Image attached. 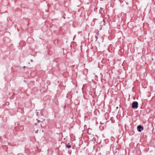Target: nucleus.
Wrapping results in <instances>:
<instances>
[{
  "instance_id": "1",
  "label": "nucleus",
  "mask_w": 155,
  "mask_h": 155,
  "mask_svg": "<svg viewBox=\"0 0 155 155\" xmlns=\"http://www.w3.org/2000/svg\"><path fill=\"white\" fill-rule=\"evenodd\" d=\"M138 107V102L136 101H134L132 104V107L133 108H137Z\"/></svg>"
},
{
  "instance_id": "2",
  "label": "nucleus",
  "mask_w": 155,
  "mask_h": 155,
  "mask_svg": "<svg viewBox=\"0 0 155 155\" xmlns=\"http://www.w3.org/2000/svg\"><path fill=\"white\" fill-rule=\"evenodd\" d=\"M143 130V127L142 126H140V125H138L137 126V130L138 131L140 132Z\"/></svg>"
},
{
  "instance_id": "3",
  "label": "nucleus",
  "mask_w": 155,
  "mask_h": 155,
  "mask_svg": "<svg viewBox=\"0 0 155 155\" xmlns=\"http://www.w3.org/2000/svg\"><path fill=\"white\" fill-rule=\"evenodd\" d=\"M66 147L68 148H70L71 147V146L69 145H67Z\"/></svg>"
},
{
  "instance_id": "4",
  "label": "nucleus",
  "mask_w": 155,
  "mask_h": 155,
  "mask_svg": "<svg viewBox=\"0 0 155 155\" xmlns=\"http://www.w3.org/2000/svg\"><path fill=\"white\" fill-rule=\"evenodd\" d=\"M38 130H36L35 131V133H38Z\"/></svg>"
},
{
  "instance_id": "5",
  "label": "nucleus",
  "mask_w": 155,
  "mask_h": 155,
  "mask_svg": "<svg viewBox=\"0 0 155 155\" xmlns=\"http://www.w3.org/2000/svg\"><path fill=\"white\" fill-rule=\"evenodd\" d=\"M37 122L38 123L39 122V120H38V119H37Z\"/></svg>"
},
{
  "instance_id": "6",
  "label": "nucleus",
  "mask_w": 155,
  "mask_h": 155,
  "mask_svg": "<svg viewBox=\"0 0 155 155\" xmlns=\"http://www.w3.org/2000/svg\"><path fill=\"white\" fill-rule=\"evenodd\" d=\"M23 68L25 69V66H24Z\"/></svg>"
},
{
  "instance_id": "7",
  "label": "nucleus",
  "mask_w": 155,
  "mask_h": 155,
  "mask_svg": "<svg viewBox=\"0 0 155 155\" xmlns=\"http://www.w3.org/2000/svg\"><path fill=\"white\" fill-rule=\"evenodd\" d=\"M118 107H116V109H118Z\"/></svg>"
},
{
  "instance_id": "8",
  "label": "nucleus",
  "mask_w": 155,
  "mask_h": 155,
  "mask_svg": "<svg viewBox=\"0 0 155 155\" xmlns=\"http://www.w3.org/2000/svg\"><path fill=\"white\" fill-rule=\"evenodd\" d=\"M36 123H35V125H36Z\"/></svg>"
}]
</instances>
